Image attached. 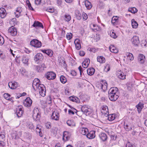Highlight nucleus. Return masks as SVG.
Instances as JSON below:
<instances>
[{
	"label": "nucleus",
	"mask_w": 147,
	"mask_h": 147,
	"mask_svg": "<svg viewBox=\"0 0 147 147\" xmlns=\"http://www.w3.org/2000/svg\"><path fill=\"white\" fill-rule=\"evenodd\" d=\"M40 82L38 78H35L33 82L32 87L35 90H38L41 96L44 97L45 95L46 88L44 85L40 84Z\"/></svg>",
	"instance_id": "1"
},
{
	"label": "nucleus",
	"mask_w": 147,
	"mask_h": 147,
	"mask_svg": "<svg viewBox=\"0 0 147 147\" xmlns=\"http://www.w3.org/2000/svg\"><path fill=\"white\" fill-rule=\"evenodd\" d=\"M40 109L37 108H34L33 110V119L36 121L38 120L40 117Z\"/></svg>",
	"instance_id": "2"
},
{
	"label": "nucleus",
	"mask_w": 147,
	"mask_h": 147,
	"mask_svg": "<svg viewBox=\"0 0 147 147\" xmlns=\"http://www.w3.org/2000/svg\"><path fill=\"white\" fill-rule=\"evenodd\" d=\"M107 83L105 80H102L97 85V87L101 91H105L107 89Z\"/></svg>",
	"instance_id": "3"
},
{
	"label": "nucleus",
	"mask_w": 147,
	"mask_h": 147,
	"mask_svg": "<svg viewBox=\"0 0 147 147\" xmlns=\"http://www.w3.org/2000/svg\"><path fill=\"white\" fill-rule=\"evenodd\" d=\"M30 45L36 48H40L42 46V43L37 39H34L30 42Z\"/></svg>",
	"instance_id": "4"
},
{
	"label": "nucleus",
	"mask_w": 147,
	"mask_h": 147,
	"mask_svg": "<svg viewBox=\"0 0 147 147\" xmlns=\"http://www.w3.org/2000/svg\"><path fill=\"white\" fill-rule=\"evenodd\" d=\"M71 134V133L67 131H64L63 134L62 140L65 142L68 141L70 138Z\"/></svg>",
	"instance_id": "5"
},
{
	"label": "nucleus",
	"mask_w": 147,
	"mask_h": 147,
	"mask_svg": "<svg viewBox=\"0 0 147 147\" xmlns=\"http://www.w3.org/2000/svg\"><path fill=\"white\" fill-rule=\"evenodd\" d=\"M32 102V100L30 98L28 97L24 100L23 104L25 107H29L31 106Z\"/></svg>",
	"instance_id": "6"
},
{
	"label": "nucleus",
	"mask_w": 147,
	"mask_h": 147,
	"mask_svg": "<svg viewBox=\"0 0 147 147\" xmlns=\"http://www.w3.org/2000/svg\"><path fill=\"white\" fill-rule=\"evenodd\" d=\"M24 112V109L22 106H19L16 109V113L18 117H21Z\"/></svg>",
	"instance_id": "7"
},
{
	"label": "nucleus",
	"mask_w": 147,
	"mask_h": 147,
	"mask_svg": "<svg viewBox=\"0 0 147 147\" xmlns=\"http://www.w3.org/2000/svg\"><path fill=\"white\" fill-rule=\"evenodd\" d=\"M51 119L53 120L58 121L59 117V113L57 110H55L52 113L51 116Z\"/></svg>",
	"instance_id": "8"
},
{
	"label": "nucleus",
	"mask_w": 147,
	"mask_h": 147,
	"mask_svg": "<svg viewBox=\"0 0 147 147\" xmlns=\"http://www.w3.org/2000/svg\"><path fill=\"white\" fill-rule=\"evenodd\" d=\"M46 78L49 80H53L56 77L55 74L52 71H50L47 73L46 76Z\"/></svg>",
	"instance_id": "9"
},
{
	"label": "nucleus",
	"mask_w": 147,
	"mask_h": 147,
	"mask_svg": "<svg viewBox=\"0 0 147 147\" xmlns=\"http://www.w3.org/2000/svg\"><path fill=\"white\" fill-rule=\"evenodd\" d=\"M132 44L136 46H138L140 43L139 37L137 36H134L131 39Z\"/></svg>",
	"instance_id": "10"
},
{
	"label": "nucleus",
	"mask_w": 147,
	"mask_h": 147,
	"mask_svg": "<svg viewBox=\"0 0 147 147\" xmlns=\"http://www.w3.org/2000/svg\"><path fill=\"white\" fill-rule=\"evenodd\" d=\"M101 113L104 115L105 116L107 117L109 114V110L107 106L104 105L102 106L101 110Z\"/></svg>",
	"instance_id": "11"
},
{
	"label": "nucleus",
	"mask_w": 147,
	"mask_h": 147,
	"mask_svg": "<svg viewBox=\"0 0 147 147\" xmlns=\"http://www.w3.org/2000/svg\"><path fill=\"white\" fill-rule=\"evenodd\" d=\"M108 97L110 100L115 101L119 97L118 94H108Z\"/></svg>",
	"instance_id": "12"
},
{
	"label": "nucleus",
	"mask_w": 147,
	"mask_h": 147,
	"mask_svg": "<svg viewBox=\"0 0 147 147\" xmlns=\"http://www.w3.org/2000/svg\"><path fill=\"white\" fill-rule=\"evenodd\" d=\"M46 68L45 65L44 63L41 64L36 67V70L38 72H42L44 69Z\"/></svg>",
	"instance_id": "13"
},
{
	"label": "nucleus",
	"mask_w": 147,
	"mask_h": 147,
	"mask_svg": "<svg viewBox=\"0 0 147 147\" xmlns=\"http://www.w3.org/2000/svg\"><path fill=\"white\" fill-rule=\"evenodd\" d=\"M18 83L15 81H11L8 83V86L10 88L12 89H16L18 86Z\"/></svg>",
	"instance_id": "14"
},
{
	"label": "nucleus",
	"mask_w": 147,
	"mask_h": 147,
	"mask_svg": "<svg viewBox=\"0 0 147 147\" xmlns=\"http://www.w3.org/2000/svg\"><path fill=\"white\" fill-rule=\"evenodd\" d=\"M117 77L121 80H124L125 79L126 75L121 70L118 71L117 72Z\"/></svg>",
	"instance_id": "15"
},
{
	"label": "nucleus",
	"mask_w": 147,
	"mask_h": 147,
	"mask_svg": "<svg viewBox=\"0 0 147 147\" xmlns=\"http://www.w3.org/2000/svg\"><path fill=\"white\" fill-rule=\"evenodd\" d=\"M8 32L12 36L16 35L17 34L16 29L13 26L10 27L8 30Z\"/></svg>",
	"instance_id": "16"
},
{
	"label": "nucleus",
	"mask_w": 147,
	"mask_h": 147,
	"mask_svg": "<svg viewBox=\"0 0 147 147\" xmlns=\"http://www.w3.org/2000/svg\"><path fill=\"white\" fill-rule=\"evenodd\" d=\"M43 57L42 55L40 53H38L35 56L34 60L35 61L38 63L40 60H41Z\"/></svg>",
	"instance_id": "17"
},
{
	"label": "nucleus",
	"mask_w": 147,
	"mask_h": 147,
	"mask_svg": "<svg viewBox=\"0 0 147 147\" xmlns=\"http://www.w3.org/2000/svg\"><path fill=\"white\" fill-rule=\"evenodd\" d=\"M40 51L43 53L47 54L49 57H51L53 55V51L50 49L47 50H42L40 49Z\"/></svg>",
	"instance_id": "18"
},
{
	"label": "nucleus",
	"mask_w": 147,
	"mask_h": 147,
	"mask_svg": "<svg viewBox=\"0 0 147 147\" xmlns=\"http://www.w3.org/2000/svg\"><path fill=\"white\" fill-rule=\"evenodd\" d=\"M74 43L76 49L77 50H79L81 48L80 40L78 38L76 39L74 41Z\"/></svg>",
	"instance_id": "19"
},
{
	"label": "nucleus",
	"mask_w": 147,
	"mask_h": 147,
	"mask_svg": "<svg viewBox=\"0 0 147 147\" xmlns=\"http://www.w3.org/2000/svg\"><path fill=\"white\" fill-rule=\"evenodd\" d=\"M95 131H91L90 132L88 133L86 135L87 137L89 139H92L94 138L95 136Z\"/></svg>",
	"instance_id": "20"
},
{
	"label": "nucleus",
	"mask_w": 147,
	"mask_h": 147,
	"mask_svg": "<svg viewBox=\"0 0 147 147\" xmlns=\"http://www.w3.org/2000/svg\"><path fill=\"white\" fill-rule=\"evenodd\" d=\"M145 58L144 56L142 54H139L138 57L139 62L141 64H143L145 61Z\"/></svg>",
	"instance_id": "21"
},
{
	"label": "nucleus",
	"mask_w": 147,
	"mask_h": 147,
	"mask_svg": "<svg viewBox=\"0 0 147 147\" xmlns=\"http://www.w3.org/2000/svg\"><path fill=\"white\" fill-rule=\"evenodd\" d=\"M90 63V60L89 58H86L84 61L82 62V66L84 68H87Z\"/></svg>",
	"instance_id": "22"
},
{
	"label": "nucleus",
	"mask_w": 147,
	"mask_h": 147,
	"mask_svg": "<svg viewBox=\"0 0 147 147\" xmlns=\"http://www.w3.org/2000/svg\"><path fill=\"white\" fill-rule=\"evenodd\" d=\"M84 3L87 9H90L92 7L91 3L88 0H86L84 1Z\"/></svg>",
	"instance_id": "23"
},
{
	"label": "nucleus",
	"mask_w": 147,
	"mask_h": 147,
	"mask_svg": "<svg viewBox=\"0 0 147 147\" xmlns=\"http://www.w3.org/2000/svg\"><path fill=\"white\" fill-rule=\"evenodd\" d=\"M28 57L27 55H24L23 56L22 61L24 65L27 66H28Z\"/></svg>",
	"instance_id": "24"
},
{
	"label": "nucleus",
	"mask_w": 147,
	"mask_h": 147,
	"mask_svg": "<svg viewBox=\"0 0 147 147\" xmlns=\"http://www.w3.org/2000/svg\"><path fill=\"white\" fill-rule=\"evenodd\" d=\"M110 51L113 53H118V50L115 47L114 45H111L109 47Z\"/></svg>",
	"instance_id": "25"
},
{
	"label": "nucleus",
	"mask_w": 147,
	"mask_h": 147,
	"mask_svg": "<svg viewBox=\"0 0 147 147\" xmlns=\"http://www.w3.org/2000/svg\"><path fill=\"white\" fill-rule=\"evenodd\" d=\"M118 88L115 87L111 88L109 90L108 94H118Z\"/></svg>",
	"instance_id": "26"
},
{
	"label": "nucleus",
	"mask_w": 147,
	"mask_h": 147,
	"mask_svg": "<svg viewBox=\"0 0 147 147\" xmlns=\"http://www.w3.org/2000/svg\"><path fill=\"white\" fill-rule=\"evenodd\" d=\"M6 15V13L5 9L3 8H0V16L1 18H4Z\"/></svg>",
	"instance_id": "27"
},
{
	"label": "nucleus",
	"mask_w": 147,
	"mask_h": 147,
	"mask_svg": "<svg viewBox=\"0 0 147 147\" xmlns=\"http://www.w3.org/2000/svg\"><path fill=\"white\" fill-rule=\"evenodd\" d=\"M99 137L101 140L103 141H106L107 139V135L104 133H101L99 135Z\"/></svg>",
	"instance_id": "28"
},
{
	"label": "nucleus",
	"mask_w": 147,
	"mask_h": 147,
	"mask_svg": "<svg viewBox=\"0 0 147 147\" xmlns=\"http://www.w3.org/2000/svg\"><path fill=\"white\" fill-rule=\"evenodd\" d=\"M32 26L34 27H40L43 29L44 28L42 24L38 21H35L34 24L32 25Z\"/></svg>",
	"instance_id": "29"
},
{
	"label": "nucleus",
	"mask_w": 147,
	"mask_h": 147,
	"mask_svg": "<svg viewBox=\"0 0 147 147\" xmlns=\"http://www.w3.org/2000/svg\"><path fill=\"white\" fill-rule=\"evenodd\" d=\"M144 104L141 102H140L137 105L136 107L137 108L138 111L139 113H140L142 109L144 107Z\"/></svg>",
	"instance_id": "30"
},
{
	"label": "nucleus",
	"mask_w": 147,
	"mask_h": 147,
	"mask_svg": "<svg viewBox=\"0 0 147 147\" xmlns=\"http://www.w3.org/2000/svg\"><path fill=\"white\" fill-rule=\"evenodd\" d=\"M42 131V129L41 127L39 125H37L36 128V131L37 133H39V136L41 137L43 136Z\"/></svg>",
	"instance_id": "31"
},
{
	"label": "nucleus",
	"mask_w": 147,
	"mask_h": 147,
	"mask_svg": "<svg viewBox=\"0 0 147 147\" xmlns=\"http://www.w3.org/2000/svg\"><path fill=\"white\" fill-rule=\"evenodd\" d=\"M97 61L100 63H103L105 62V59L102 56H98L97 57Z\"/></svg>",
	"instance_id": "32"
},
{
	"label": "nucleus",
	"mask_w": 147,
	"mask_h": 147,
	"mask_svg": "<svg viewBox=\"0 0 147 147\" xmlns=\"http://www.w3.org/2000/svg\"><path fill=\"white\" fill-rule=\"evenodd\" d=\"M119 17L117 16H114L112 18L111 22L113 25H116L117 24L118 22Z\"/></svg>",
	"instance_id": "33"
},
{
	"label": "nucleus",
	"mask_w": 147,
	"mask_h": 147,
	"mask_svg": "<svg viewBox=\"0 0 147 147\" xmlns=\"http://www.w3.org/2000/svg\"><path fill=\"white\" fill-rule=\"evenodd\" d=\"M67 125L71 127H73L76 126V123L74 121L72 120H69L67 121Z\"/></svg>",
	"instance_id": "34"
},
{
	"label": "nucleus",
	"mask_w": 147,
	"mask_h": 147,
	"mask_svg": "<svg viewBox=\"0 0 147 147\" xmlns=\"http://www.w3.org/2000/svg\"><path fill=\"white\" fill-rule=\"evenodd\" d=\"M126 55L128 61H131L134 59L133 55L131 53H127L126 54Z\"/></svg>",
	"instance_id": "35"
},
{
	"label": "nucleus",
	"mask_w": 147,
	"mask_h": 147,
	"mask_svg": "<svg viewBox=\"0 0 147 147\" xmlns=\"http://www.w3.org/2000/svg\"><path fill=\"white\" fill-rule=\"evenodd\" d=\"M26 126L28 129L31 130L32 131H34L35 127L32 123L30 122H28Z\"/></svg>",
	"instance_id": "36"
},
{
	"label": "nucleus",
	"mask_w": 147,
	"mask_h": 147,
	"mask_svg": "<svg viewBox=\"0 0 147 147\" xmlns=\"http://www.w3.org/2000/svg\"><path fill=\"white\" fill-rule=\"evenodd\" d=\"M69 99L70 100L74 102H75L77 103H79L80 102V100L76 96H70L69 97Z\"/></svg>",
	"instance_id": "37"
},
{
	"label": "nucleus",
	"mask_w": 147,
	"mask_h": 147,
	"mask_svg": "<svg viewBox=\"0 0 147 147\" xmlns=\"http://www.w3.org/2000/svg\"><path fill=\"white\" fill-rule=\"evenodd\" d=\"M80 132L83 135H86L88 133V130L87 128H82L80 130Z\"/></svg>",
	"instance_id": "38"
},
{
	"label": "nucleus",
	"mask_w": 147,
	"mask_h": 147,
	"mask_svg": "<svg viewBox=\"0 0 147 147\" xmlns=\"http://www.w3.org/2000/svg\"><path fill=\"white\" fill-rule=\"evenodd\" d=\"M75 16L78 20H80L82 18L81 14L79 11L76 10L75 12Z\"/></svg>",
	"instance_id": "39"
},
{
	"label": "nucleus",
	"mask_w": 147,
	"mask_h": 147,
	"mask_svg": "<svg viewBox=\"0 0 147 147\" xmlns=\"http://www.w3.org/2000/svg\"><path fill=\"white\" fill-rule=\"evenodd\" d=\"M95 72V69L93 68H89L87 69L88 74L90 76H91L94 74Z\"/></svg>",
	"instance_id": "40"
},
{
	"label": "nucleus",
	"mask_w": 147,
	"mask_h": 147,
	"mask_svg": "<svg viewBox=\"0 0 147 147\" xmlns=\"http://www.w3.org/2000/svg\"><path fill=\"white\" fill-rule=\"evenodd\" d=\"M115 115L114 114H110L108 115V119L110 121H113L115 118Z\"/></svg>",
	"instance_id": "41"
},
{
	"label": "nucleus",
	"mask_w": 147,
	"mask_h": 147,
	"mask_svg": "<svg viewBox=\"0 0 147 147\" xmlns=\"http://www.w3.org/2000/svg\"><path fill=\"white\" fill-rule=\"evenodd\" d=\"M60 79L61 82L63 84L67 82L66 78L63 75H61L60 76Z\"/></svg>",
	"instance_id": "42"
},
{
	"label": "nucleus",
	"mask_w": 147,
	"mask_h": 147,
	"mask_svg": "<svg viewBox=\"0 0 147 147\" xmlns=\"http://www.w3.org/2000/svg\"><path fill=\"white\" fill-rule=\"evenodd\" d=\"M85 114L86 115H88L90 117L92 116L93 115V110L91 108H89Z\"/></svg>",
	"instance_id": "43"
},
{
	"label": "nucleus",
	"mask_w": 147,
	"mask_h": 147,
	"mask_svg": "<svg viewBox=\"0 0 147 147\" xmlns=\"http://www.w3.org/2000/svg\"><path fill=\"white\" fill-rule=\"evenodd\" d=\"M131 25L133 28H136L138 26V24L134 19L131 20Z\"/></svg>",
	"instance_id": "44"
},
{
	"label": "nucleus",
	"mask_w": 147,
	"mask_h": 147,
	"mask_svg": "<svg viewBox=\"0 0 147 147\" xmlns=\"http://www.w3.org/2000/svg\"><path fill=\"white\" fill-rule=\"evenodd\" d=\"M89 108L86 105L83 106L81 108V111L85 114L86 111H88Z\"/></svg>",
	"instance_id": "45"
},
{
	"label": "nucleus",
	"mask_w": 147,
	"mask_h": 147,
	"mask_svg": "<svg viewBox=\"0 0 147 147\" xmlns=\"http://www.w3.org/2000/svg\"><path fill=\"white\" fill-rule=\"evenodd\" d=\"M128 11L132 13H134L137 12L138 10L135 7H131L129 8Z\"/></svg>",
	"instance_id": "46"
},
{
	"label": "nucleus",
	"mask_w": 147,
	"mask_h": 147,
	"mask_svg": "<svg viewBox=\"0 0 147 147\" xmlns=\"http://www.w3.org/2000/svg\"><path fill=\"white\" fill-rule=\"evenodd\" d=\"M124 128L125 130L129 131L131 129V126H129L127 124L124 123Z\"/></svg>",
	"instance_id": "47"
},
{
	"label": "nucleus",
	"mask_w": 147,
	"mask_h": 147,
	"mask_svg": "<svg viewBox=\"0 0 147 147\" xmlns=\"http://www.w3.org/2000/svg\"><path fill=\"white\" fill-rule=\"evenodd\" d=\"M24 135V137L25 138L28 140H30L31 139V135L30 134L25 133Z\"/></svg>",
	"instance_id": "48"
},
{
	"label": "nucleus",
	"mask_w": 147,
	"mask_h": 147,
	"mask_svg": "<svg viewBox=\"0 0 147 147\" xmlns=\"http://www.w3.org/2000/svg\"><path fill=\"white\" fill-rule=\"evenodd\" d=\"M64 20L67 22H68L71 20V17L68 14H65L64 16Z\"/></svg>",
	"instance_id": "49"
},
{
	"label": "nucleus",
	"mask_w": 147,
	"mask_h": 147,
	"mask_svg": "<svg viewBox=\"0 0 147 147\" xmlns=\"http://www.w3.org/2000/svg\"><path fill=\"white\" fill-rule=\"evenodd\" d=\"M111 36L113 38H115L117 37V36L113 30H111L110 32Z\"/></svg>",
	"instance_id": "50"
},
{
	"label": "nucleus",
	"mask_w": 147,
	"mask_h": 147,
	"mask_svg": "<svg viewBox=\"0 0 147 147\" xmlns=\"http://www.w3.org/2000/svg\"><path fill=\"white\" fill-rule=\"evenodd\" d=\"M141 45L142 47H146L147 46V41L146 40H142L141 41Z\"/></svg>",
	"instance_id": "51"
},
{
	"label": "nucleus",
	"mask_w": 147,
	"mask_h": 147,
	"mask_svg": "<svg viewBox=\"0 0 147 147\" xmlns=\"http://www.w3.org/2000/svg\"><path fill=\"white\" fill-rule=\"evenodd\" d=\"M93 26L94 28V29L96 30L97 31H99L101 30V28L97 25L93 24Z\"/></svg>",
	"instance_id": "52"
},
{
	"label": "nucleus",
	"mask_w": 147,
	"mask_h": 147,
	"mask_svg": "<svg viewBox=\"0 0 147 147\" xmlns=\"http://www.w3.org/2000/svg\"><path fill=\"white\" fill-rule=\"evenodd\" d=\"M72 37V34L71 33H67L66 35V38L68 40H70Z\"/></svg>",
	"instance_id": "53"
},
{
	"label": "nucleus",
	"mask_w": 147,
	"mask_h": 147,
	"mask_svg": "<svg viewBox=\"0 0 147 147\" xmlns=\"http://www.w3.org/2000/svg\"><path fill=\"white\" fill-rule=\"evenodd\" d=\"M88 50L90 51L93 53H95L98 51L97 49L94 48H88Z\"/></svg>",
	"instance_id": "54"
},
{
	"label": "nucleus",
	"mask_w": 147,
	"mask_h": 147,
	"mask_svg": "<svg viewBox=\"0 0 147 147\" xmlns=\"http://www.w3.org/2000/svg\"><path fill=\"white\" fill-rule=\"evenodd\" d=\"M26 2L27 4V6L29 8V9L31 10H34L33 9V7H32L31 4H30L29 1L28 0H27Z\"/></svg>",
	"instance_id": "55"
},
{
	"label": "nucleus",
	"mask_w": 147,
	"mask_h": 147,
	"mask_svg": "<svg viewBox=\"0 0 147 147\" xmlns=\"http://www.w3.org/2000/svg\"><path fill=\"white\" fill-rule=\"evenodd\" d=\"M45 126L47 129H50L51 127V123L50 122H48L45 123Z\"/></svg>",
	"instance_id": "56"
},
{
	"label": "nucleus",
	"mask_w": 147,
	"mask_h": 147,
	"mask_svg": "<svg viewBox=\"0 0 147 147\" xmlns=\"http://www.w3.org/2000/svg\"><path fill=\"white\" fill-rule=\"evenodd\" d=\"M3 96L4 98L7 100H9L10 99V95L8 93H5Z\"/></svg>",
	"instance_id": "57"
},
{
	"label": "nucleus",
	"mask_w": 147,
	"mask_h": 147,
	"mask_svg": "<svg viewBox=\"0 0 147 147\" xmlns=\"http://www.w3.org/2000/svg\"><path fill=\"white\" fill-rule=\"evenodd\" d=\"M4 43V39L2 36L0 35V45H2Z\"/></svg>",
	"instance_id": "58"
},
{
	"label": "nucleus",
	"mask_w": 147,
	"mask_h": 147,
	"mask_svg": "<svg viewBox=\"0 0 147 147\" xmlns=\"http://www.w3.org/2000/svg\"><path fill=\"white\" fill-rule=\"evenodd\" d=\"M46 11L50 13H53L54 11V9L53 8H48L47 9Z\"/></svg>",
	"instance_id": "59"
},
{
	"label": "nucleus",
	"mask_w": 147,
	"mask_h": 147,
	"mask_svg": "<svg viewBox=\"0 0 147 147\" xmlns=\"http://www.w3.org/2000/svg\"><path fill=\"white\" fill-rule=\"evenodd\" d=\"M83 19L84 20H86L88 18V16L87 14L84 13H83L82 15Z\"/></svg>",
	"instance_id": "60"
},
{
	"label": "nucleus",
	"mask_w": 147,
	"mask_h": 147,
	"mask_svg": "<svg viewBox=\"0 0 147 147\" xmlns=\"http://www.w3.org/2000/svg\"><path fill=\"white\" fill-rule=\"evenodd\" d=\"M111 140H115L117 138L116 135H111L110 136Z\"/></svg>",
	"instance_id": "61"
},
{
	"label": "nucleus",
	"mask_w": 147,
	"mask_h": 147,
	"mask_svg": "<svg viewBox=\"0 0 147 147\" xmlns=\"http://www.w3.org/2000/svg\"><path fill=\"white\" fill-rule=\"evenodd\" d=\"M71 74L73 76H76L77 75V72L74 70H72L71 71Z\"/></svg>",
	"instance_id": "62"
},
{
	"label": "nucleus",
	"mask_w": 147,
	"mask_h": 147,
	"mask_svg": "<svg viewBox=\"0 0 147 147\" xmlns=\"http://www.w3.org/2000/svg\"><path fill=\"white\" fill-rule=\"evenodd\" d=\"M21 12H18L16 11L15 12V17L16 18H18L20 15Z\"/></svg>",
	"instance_id": "63"
},
{
	"label": "nucleus",
	"mask_w": 147,
	"mask_h": 147,
	"mask_svg": "<svg viewBox=\"0 0 147 147\" xmlns=\"http://www.w3.org/2000/svg\"><path fill=\"white\" fill-rule=\"evenodd\" d=\"M41 0H35V3L36 5H39L41 3Z\"/></svg>",
	"instance_id": "64"
}]
</instances>
